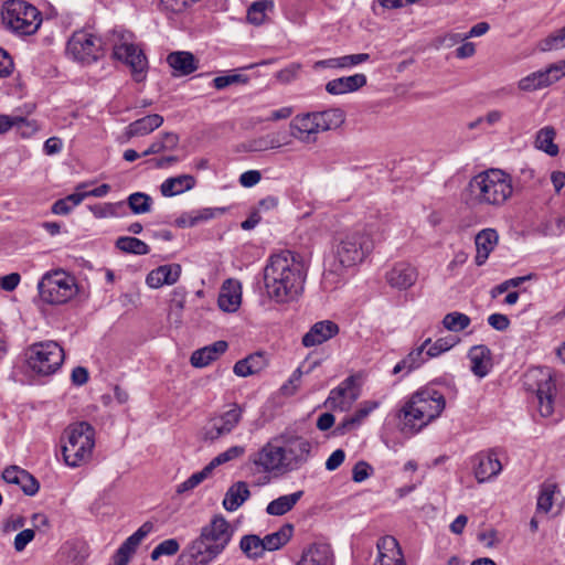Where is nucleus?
<instances>
[{
    "label": "nucleus",
    "instance_id": "obj_41",
    "mask_svg": "<svg viewBox=\"0 0 565 565\" xmlns=\"http://www.w3.org/2000/svg\"><path fill=\"white\" fill-rule=\"evenodd\" d=\"M115 246L126 254L147 255L150 247L143 241L132 236H120L116 239Z\"/></svg>",
    "mask_w": 565,
    "mask_h": 565
},
{
    "label": "nucleus",
    "instance_id": "obj_44",
    "mask_svg": "<svg viewBox=\"0 0 565 565\" xmlns=\"http://www.w3.org/2000/svg\"><path fill=\"white\" fill-rule=\"evenodd\" d=\"M288 142L281 141L279 132H271L259 138L253 139L249 142V150L252 151H265L271 149H278Z\"/></svg>",
    "mask_w": 565,
    "mask_h": 565
},
{
    "label": "nucleus",
    "instance_id": "obj_43",
    "mask_svg": "<svg viewBox=\"0 0 565 565\" xmlns=\"http://www.w3.org/2000/svg\"><path fill=\"white\" fill-rule=\"evenodd\" d=\"M555 130L552 127H544L539 130L535 139V146L537 149L546 152L550 156H556L558 153V147L554 143Z\"/></svg>",
    "mask_w": 565,
    "mask_h": 565
},
{
    "label": "nucleus",
    "instance_id": "obj_38",
    "mask_svg": "<svg viewBox=\"0 0 565 565\" xmlns=\"http://www.w3.org/2000/svg\"><path fill=\"white\" fill-rule=\"evenodd\" d=\"M180 138L174 132L161 134L156 140H153L147 150L142 152L143 157L150 154H158L166 151L174 150L179 145Z\"/></svg>",
    "mask_w": 565,
    "mask_h": 565
},
{
    "label": "nucleus",
    "instance_id": "obj_57",
    "mask_svg": "<svg viewBox=\"0 0 565 565\" xmlns=\"http://www.w3.org/2000/svg\"><path fill=\"white\" fill-rule=\"evenodd\" d=\"M210 472V469L205 467L203 470L193 473L185 481L178 486L177 492L181 494L194 489L207 477Z\"/></svg>",
    "mask_w": 565,
    "mask_h": 565
},
{
    "label": "nucleus",
    "instance_id": "obj_37",
    "mask_svg": "<svg viewBox=\"0 0 565 565\" xmlns=\"http://www.w3.org/2000/svg\"><path fill=\"white\" fill-rule=\"evenodd\" d=\"M303 491L299 490L290 494L281 495L270 501L266 508L269 515L280 516L292 510L297 502L302 498Z\"/></svg>",
    "mask_w": 565,
    "mask_h": 565
},
{
    "label": "nucleus",
    "instance_id": "obj_1",
    "mask_svg": "<svg viewBox=\"0 0 565 565\" xmlns=\"http://www.w3.org/2000/svg\"><path fill=\"white\" fill-rule=\"evenodd\" d=\"M305 279V265L300 256L290 250L271 255L264 269L266 292L276 302H286L299 295Z\"/></svg>",
    "mask_w": 565,
    "mask_h": 565
},
{
    "label": "nucleus",
    "instance_id": "obj_45",
    "mask_svg": "<svg viewBox=\"0 0 565 565\" xmlns=\"http://www.w3.org/2000/svg\"><path fill=\"white\" fill-rule=\"evenodd\" d=\"M274 3L269 0H259L254 2L247 10V20L252 24H262L269 11H273Z\"/></svg>",
    "mask_w": 565,
    "mask_h": 565
},
{
    "label": "nucleus",
    "instance_id": "obj_16",
    "mask_svg": "<svg viewBox=\"0 0 565 565\" xmlns=\"http://www.w3.org/2000/svg\"><path fill=\"white\" fill-rule=\"evenodd\" d=\"M361 393L358 377L350 375L343 380L337 387L332 388L324 406L332 411L345 412L351 408L353 403L359 398Z\"/></svg>",
    "mask_w": 565,
    "mask_h": 565
},
{
    "label": "nucleus",
    "instance_id": "obj_25",
    "mask_svg": "<svg viewBox=\"0 0 565 565\" xmlns=\"http://www.w3.org/2000/svg\"><path fill=\"white\" fill-rule=\"evenodd\" d=\"M498 241L499 235L493 228H484L476 235L475 244L477 254L475 257V263L477 266H482L486 264L489 255L498 245Z\"/></svg>",
    "mask_w": 565,
    "mask_h": 565
},
{
    "label": "nucleus",
    "instance_id": "obj_62",
    "mask_svg": "<svg viewBox=\"0 0 565 565\" xmlns=\"http://www.w3.org/2000/svg\"><path fill=\"white\" fill-rule=\"evenodd\" d=\"M373 471V468L366 461H359L352 470V479L354 482H362L366 480Z\"/></svg>",
    "mask_w": 565,
    "mask_h": 565
},
{
    "label": "nucleus",
    "instance_id": "obj_9",
    "mask_svg": "<svg viewBox=\"0 0 565 565\" xmlns=\"http://www.w3.org/2000/svg\"><path fill=\"white\" fill-rule=\"evenodd\" d=\"M524 386L535 393L537 411L542 417L555 413L556 380L548 367H533L524 375Z\"/></svg>",
    "mask_w": 565,
    "mask_h": 565
},
{
    "label": "nucleus",
    "instance_id": "obj_60",
    "mask_svg": "<svg viewBox=\"0 0 565 565\" xmlns=\"http://www.w3.org/2000/svg\"><path fill=\"white\" fill-rule=\"evenodd\" d=\"M380 406L376 401H365L360 405V408L353 414L352 420L360 425L364 418H366L374 409Z\"/></svg>",
    "mask_w": 565,
    "mask_h": 565
},
{
    "label": "nucleus",
    "instance_id": "obj_19",
    "mask_svg": "<svg viewBox=\"0 0 565 565\" xmlns=\"http://www.w3.org/2000/svg\"><path fill=\"white\" fill-rule=\"evenodd\" d=\"M417 278V268L407 262L395 263L385 274L386 282L397 290L411 288Z\"/></svg>",
    "mask_w": 565,
    "mask_h": 565
},
{
    "label": "nucleus",
    "instance_id": "obj_18",
    "mask_svg": "<svg viewBox=\"0 0 565 565\" xmlns=\"http://www.w3.org/2000/svg\"><path fill=\"white\" fill-rule=\"evenodd\" d=\"M502 470V463L494 450L479 452L473 458V473L479 483L495 478Z\"/></svg>",
    "mask_w": 565,
    "mask_h": 565
},
{
    "label": "nucleus",
    "instance_id": "obj_22",
    "mask_svg": "<svg viewBox=\"0 0 565 565\" xmlns=\"http://www.w3.org/2000/svg\"><path fill=\"white\" fill-rule=\"evenodd\" d=\"M339 333L337 323L330 320L316 322L302 337V344L306 348L322 344Z\"/></svg>",
    "mask_w": 565,
    "mask_h": 565
},
{
    "label": "nucleus",
    "instance_id": "obj_33",
    "mask_svg": "<svg viewBox=\"0 0 565 565\" xmlns=\"http://www.w3.org/2000/svg\"><path fill=\"white\" fill-rule=\"evenodd\" d=\"M267 366V359L263 352L249 354L237 361L234 365V373L237 376L246 377L256 374Z\"/></svg>",
    "mask_w": 565,
    "mask_h": 565
},
{
    "label": "nucleus",
    "instance_id": "obj_20",
    "mask_svg": "<svg viewBox=\"0 0 565 565\" xmlns=\"http://www.w3.org/2000/svg\"><path fill=\"white\" fill-rule=\"evenodd\" d=\"M379 555L373 565H405L404 556L397 540L384 536L377 542Z\"/></svg>",
    "mask_w": 565,
    "mask_h": 565
},
{
    "label": "nucleus",
    "instance_id": "obj_36",
    "mask_svg": "<svg viewBox=\"0 0 565 565\" xmlns=\"http://www.w3.org/2000/svg\"><path fill=\"white\" fill-rule=\"evenodd\" d=\"M250 495L248 486L245 481H237L230 487L223 500V507L226 511H236Z\"/></svg>",
    "mask_w": 565,
    "mask_h": 565
},
{
    "label": "nucleus",
    "instance_id": "obj_49",
    "mask_svg": "<svg viewBox=\"0 0 565 565\" xmlns=\"http://www.w3.org/2000/svg\"><path fill=\"white\" fill-rule=\"evenodd\" d=\"M556 491V484L552 482H544L541 486L540 494L537 497L536 509L537 512L547 513L553 505V498Z\"/></svg>",
    "mask_w": 565,
    "mask_h": 565
},
{
    "label": "nucleus",
    "instance_id": "obj_50",
    "mask_svg": "<svg viewBox=\"0 0 565 565\" xmlns=\"http://www.w3.org/2000/svg\"><path fill=\"white\" fill-rule=\"evenodd\" d=\"M470 322L471 320L467 315L457 311L447 313L443 319V326L452 332L465 330Z\"/></svg>",
    "mask_w": 565,
    "mask_h": 565
},
{
    "label": "nucleus",
    "instance_id": "obj_51",
    "mask_svg": "<svg viewBox=\"0 0 565 565\" xmlns=\"http://www.w3.org/2000/svg\"><path fill=\"white\" fill-rule=\"evenodd\" d=\"M245 454L244 446H232L225 451L218 454L212 461L206 466L210 471H212L215 467L221 466L231 460L241 458Z\"/></svg>",
    "mask_w": 565,
    "mask_h": 565
},
{
    "label": "nucleus",
    "instance_id": "obj_24",
    "mask_svg": "<svg viewBox=\"0 0 565 565\" xmlns=\"http://www.w3.org/2000/svg\"><path fill=\"white\" fill-rule=\"evenodd\" d=\"M181 275L179 264H168L152 269L146 277V282L150 288H160L163 285H173Z\"/></svg>",
    "mask_w": 565,
    "mask_h": 565
},
{
    "label": "nucleus",
    "instance_id": "obj_4",
    "mask_svg": "<svg viewBox=\"0 0 565 565\" xmlns=\"http://www.w3.org/2000/svg\"><path fill=\"white\" fill-rule=\"evenodd\" d=\"M444 395L429 387L413 393L398 412L403 431L415 433L436 419L444 411Z\"/></svg>",
    "mask_w": 565,
    "mask_h": 565
},
{
    "label": "nucleus",
    "instance_id": "obj_30",
    "mask_svg": "<svg viewBox=\"0 0 565 565\" xmlns=\"http://www.w3.org/2000/svg\"><path fill=\"white\" fill-rule=\"evenodd\" d=\"M167 63L173 70L174 76H184L198 70V62L190 52L178 51L167 56Z\"/></svg>",
    "mask_w": 565,
    "mask_h": 565
},
{
    "label": "nucleus",
    "instance_id": "obj_8",
    "mask_svg": "<svg viewBox=\"0 0 565 565\" xmlns=\"http://www.w3.org/2000/svg\"><path fill=\"white\" fill-rule=\"evenodd\" d=\"M1 17L6 29L19 36L34 34L42 23L41 12L33 4L23 0L7 1Z\"/></svg>",
    "mask_w": 565,
    "mask_h": 565
},
{
    "label": "nucleus",
    "instance_id": "obj_64",
    "mask_svg": "<svg viewBox=\"0 0 565 565\" xmlns=\"http://www.w3.org/2000/svg\"><path fill=\"white\" fill-rule=\"evenodd\" d=\"M370 55L367 53H359L340 56L341 68H349L358 64L369 61Z\"/></svg>",
    "mask_w": 565,
    "mask_h": 565
},
{
    "label": "nucleus",
    "instance_id": "obj_46",
    "mask_svg": "<svg viewBox=\"0 0 565 565\" xmlns=\"http://www.w3.org/2000/svg\"><path fill=\"white\" fill-rule=\"evenodd\" d=\"M127 205L134 214H145L151 210L152 198L143 192H135L127 198Z\"/></svg>",
    "mask_w": 565,
    "mask_h": 565
},
{
    "label": "nucleus",
    "instance_id": "obj_6",
    "mask_svg": "<svg viewBox=\"0 0 565 565\" xmlns=\"http://www.w3.org/2000/svg\"><path fill=\"white\" fill-rule=\"evenodd\" d=\"M469 185L473 200L479 204L500 206L513 193L511 177L499 169L477 174Z\"/></svg>",
    "mask_w": 565,
    "mask_h": 565
},
{
    "label": "nucleus",
    "instance_id": "obj_52",
    "mask_svg": "<svg viewBox=\"0 0 565 565\" xmlns=\"http://www.w3.org/2000/svg\"><path fill=\"white\" fill-rule=\"evenodd\" d=\"M539 47L542 52L559 50L565 47V25L550 34L547 38L543 39Z\"/></svg>",
    "mask_w": 565,
    "mask_h": 565
},
{
    "label": "nucleus",
    "instance_id": "obj_29",
    "mask_svg": "<svg viewBox=\"0 0 565 565\" xmlns=\"http://www.w3.org/2000/svg\"><path fill=\"white\" fill-rule=\"evenodd\" d=\"M431 342V339H426L419 347L412 350L403 360H401L393 369V374L404 372L408 374L415 369L423 365L429 358L426 355V348Z\"/></svg>",
    "mask_w": 565,
    "mask_h": 565
},
{
    "label": "nucleus",
    "instance_id": "obj_15",
    "mask_svg": "<svg viewBox=\"0 0 565 565\" xmlns=\"http://www.w3.org/2000/svg\"><path fill=\"white\" fill-rule=\"evenodd\" d=\"M67 52L77 61L90 63L102 52V40L86 31L75 32L67 43Z\"/></svg>",
    "mask_w": 565,
    "mask_h": 565
},
{
    "label": "nucleus",
    "instance_id": "obj_54",
    "mask_svg": "<svg viewBox=\"0 0 565 565\" xmlns=\"http://www.w3.org/2000/svg\"><path fill=\"white\" fill-rule=\"evenodd\" d=\"M457 340L454 337L439 338L434 343H429L426 348V355L430 358H436L444 352L450 350Z\"/></svg>",
    "mask_w": 565,
    "mask_h": 565
},
{
    "label": "nucleus",
    "instance_id": "obj_48",
    "mask_svg": "<svg viewBox=\"0 0 565 565\" xmlns=\"http://www.w3.org/2000/svg\"><path fill=\"white\" fill-rule=\"evenodd\" d=\"M152 523L145 522L132 535L126 539L120 547L128 553L134 554L141 541L152 531Z\"/></svg>",
    "mask_w": 565,
    "mask_h": 565
},
{
    "label": "nucleus",
    "instance_id": "obj_23",
    "mask_svg": "<svg viewBox=\"0 0 565 565\" xmlns=\"http://www.w3.org/2000/svg\"><path fill=\"white\" fill-rule=\"evenodd\" d=\"M297 565H334L331 546L326 543H313L306 547Z\"/></svg>",
    "mask_w": 565,
    "mask_h": 565
},
{
    "label": "nucleus",
    "instance_id": "obj_40",
    "mask_svg": "<svg viewBox=\"0 0 565 565\" xmlns=\"http://www.w3.org/2000/svg\"><path fill=\"white\" fill-rule=\"evenodd\" d=\"M294 526L289 523L282 525L277 532L267 534L263 540L265 551H276L284 546L291 537Z\"/></svg>",
    "mask_w": 565,
    "mask_h": 565
},
{
    "label": "nucleus",
    "instance_id": "obj_56",
    "mask_svg": "<svg viewBox=\"0 0 565 565\" xmlns=\"http://www.w3.org/2000/svg\"><path fill=\"white\" fill-rule=\"evenodd\" d=\"M301 64L300 63H290L285 68L278 71L275 74V77L278 82L281 84H289L297 79L300 71H301Z\"/></svg>",
    "mask_w": 565,
    "mask_h": 565
},
{
    "label": "nucleus",
    "instance_id": "obj_28",
    "mask_svg": "<svg viewBox=\"0 0 565 565\" xmlns=\"http://www.w3.org/2000/svg\"><path fill=\"white\" fill-rule=\"evenodd\" d=\"M468 358L471 362V372L482 379L488 375L491 370V351L488 347L480 344L470 349Z\"/></svg>",
    "mask_w": 565,
    "mask_h": 565
},
{
    "label": "nucleus",
    "instance_id": "obj_63",
    "mask_svg": "<svg viewBox=\"0 0 565 565\" xmlns=\"http://www.w3.org/2000/svg\"><path fill=\"white\" fill-rule=\"evenodd\" d=\"M34 531L25 529L19 532L14 537V548L17 552H22L25 546L34 539Z\"/></svg>",
    "mask_w": 565,
    "mask_h": 565
},
{
    "label": "nucleus",
    "instance_id": "obj_32",
    "mask_svg": "<svg viewBox=\"0 0 565 565\" xmlns=\"http://www.w3.org/2000/svg\"><path fill=\"white\" fill-rule=\"evenodd\" d=\"M242 300L241 286L237 282L227 280L218 296V307L226 312H234L238 309Z\"/></svg>",
    "mask_w": 565,
    "mask_h": 565
},
{
    "label": "nucleus",
    "instance_id": "obj_2",
    "mask_svg": "<svg viewBox=\"0 0 565 565\" xmlns=\"http://www.w3.org/2000/svg\"><path fill=\"white\" fill-rule=\"evenodd\" d=\"M233 534L228 521L223 515H214L201 529L200 535L182 551L175 565H209L224 552Z\"/></svg>",
    "mask_w": 565,
    "mask_h": 565
},
{
    "label": "nucleus",
    "instance_id": "obj_12",
    "mask_svg": "<svg viewBox=\"0 0 565 565\" xmlns=\"http://www.w3.org/2000/svg\"><path fill=\"white\" fill-rule=\"evenodd\" d=\"M228 409L212 417L202 429V438L205 441H215L221 437L231 434L241 423L244 407L233 403Z\"/></svg>",
    "mask_w": 565,
    "mask_h": 565
},
{
    "label": "nucleus",
    "instance_id": "obj_26",
    "mask_svg": "<svg viewBox=\"0 0 565 565\" xmlns=\"http://www.w3.org/2000/svg\"><path fill=\"white\" fill-rule=\"evenodd\" d=\"M364 74H354L329 81L326 84V90L331 95H342L353 93L366 85Z\"/></svg>",
    "mask_w": 565,
    "mask_h": 565
},
{
    "label": "nucleus",
    "instance_id": "obj_14",
    "mask_svg": "<svg viewBox=\"0 0 565 565\" xmlns=\"http://www.w3.org/2000/svg\"><path fill=\"white\" fill-rule=\"evenodd\" d=\"M130 38V33L122 34L121 42L114 44L113 54L130 67L134 79L139 83L146 78L148 61L142 50L129 42Z\"/></svg>",
    "mask_w": 565,
    "mask_h": 565
},
{
    "label": "nucleus",
    "instance_id": "obj_34",
    "mask_svg": "<svg viewBox=\"0 0 565 565\" xmlns=\"http://www.w3.org/2000/svg\"><path fill=\"white\" fill-rule=\"evenodd\" d=\"M195 183L193 175L181 174L164 180L160 185V191L163 196L170 198L193 189Z\"/></svg>",
    "mask_w": 565,
    "mask_h": 565
},
{
    "label": "nucleus",
    "instance_id": "obj_13",
    "mask_svg": "<svg viewBox=\"0 0 565 565\" xmlns=\"http://www.w3.org/2000/svg\"><path fill=\"white\" fill-rule=\"evenodd\" d=\"M280 444L285 460V471H294L301 468L309 459L311 444L301 436L281 435L274 438Z\"/></svg>",
    "mask_w": 565,
    "mask_h": 565
},
{
    "label": "nucleus",
    "instance_id": "obj_35",
    "mask_svg": "<svg viewBox=\"0 0 565 565\" xmlns=\"http://www.w3.org/2000/svg\"><path fill=\"white\" fill-rule=\"evenodd\" d=\"M559 79V75H554L550 78L548 71L540 70L522 77L518 82V88L522 92H534L552 85Z\"/></svg>",
    "mask_w": 565,
    "mask_h": 565
},
{
    "label": "nucleus",
    "instance_id": "obj_11",
    "mask_svg": "<svg viewBox=\"0 0 565 565\" xmlns=\"http://www.w3.org/2000/svg\"><path fill=\"white\" fill-rule=\"evenodd\" d=\"M63 360L64 351L54 341L35 343L29 349L28 364L39 375L47 376L55 373Z\"/></svg>",
    "mask_w": 565,
    "mask_h": 565
},
{
    "label": "nucleus",
    "instance_id": "obj_5",
    "mask_svg": "<svg viewBox=\"0 0 565 565\" xmlns=\"http://www.w3.org/2000/svg\"><path fill=\"white\" fill-rule=\"evenodd\" d=\"M345 120L340 108L296 115L290 124V136L303 145H315L321 132L339 128Z\"/></svg>",
    "mask_w": 565,
    "mask_h": 565
},
{
    "label": "nucleus",
    "instance_id": "obj_17",
    "mask_svg": "<svg viewBox=\"0 0 565 565\" xmlns=\"http://www.w3.org/2000/svg\"><path fill=\"white\" fill-rule=\"evenodd\" d=\"M266 443L257 452L249 457V461L259 472L285 471V460L280 445Z\"/></svg>",
    "mask_w": 565,
    "mask_h": 565
},
{
    "label": "nucleus",
    "instance_id": "obj_3",
    "mask_svg": "<svg viewBox=\"0 0 565 565\" xmlns=\"http://www.w3.org/2000/svg\"><path fill=\"white\" fill-rule=\"evenodd\" d=\"M373 241L361 230L340 234L333 246V255L326 262L323 285L337 287L345 269L363 262L372 252Z\"/></svg>",
    "mask_w": 565,
    "mask_h": 565
},
{
    "label": "nucleus",
    "instance_id": "obj_53",
    "mask_svg": "<svg viewBox=\"0 0 565 565\" xmlns=\"http://www.w3.org/2000/svg\"><path fill=\"white\" fill-rule=\"evenodd\" d=\"M180 550V544L177 539H168L160 542L151 552V559L157 561L161 556H172Z\"/></svg>",
    "mask_w": 565,
    "mask_h": 565
},
{
    "label": "nucleus",
    "instance_id": "obj_47",
    "mask_svg": "<svg viewBox=\"0 0 565 565\" xmlns=\"http://www.w3.org/2000/svg\"><path fill=\"white\" fill-rule=\"evenodd\" d=\"M124 209V201H119L116 203H97L89 206V211L97 218L118 216L119 214H121Z\"/></svg>",
    "mask_w": 565,
    "mask_h": 565
},
{
    "label": "nucleus",
    "instance_id": "obj_59",
    "mask_svg": "<svg viewBox=\"0 0 565 565\" xmlns=\"http://www.w3.org/2000/svg\"><path fill=\"white\" fill-rule=\"evenodd\" d=\"M542 232L544 235L558 236L565 232V215L556 217L543 224Z\"/></svg>",
    "mask_w": 565,
    "mask_h": 565
},
{
    "label": "nucleus",
    "instance_id": "obj_21",
    "mask_svg": "<svg viewBox=\"0 0 565 565\" xmlns=\"http://www.w3.org/2000/svg\"><path fill=\"white\" fill-rule=\"evenodd\" d=\"M2 478L8 483L19 486L26 495H34L40 488L39 481L30 472L18 466L6 468Z\"/></svg>",
    "mask_w": 565,
    "mask_h": 565
},
{
    "label": "nucleus",
    "instance_id": "obj_7",
    "mask_svg": "<svg viewBox=\"0 0 565 565\" xmlns=\"http://www.w3.org/2000/svg\"><path fill=\"white\" fill-rule=\"evenodd\" d=\"M62 454L70 467H78L87 462L95 447V429L86 422L70 425L62 436Z\"/></svg>",
    "mask_w": 565,
    "mask_h": 565
},
{
    "label": "nucleus",
    "instance_id": "obj_58",
    "mask_svg": "<svg viewBox=\"0 0 565 565\" xmlns=\"http://www.w3.org/2000/svg\"><path fill=\"white\" fill-rule=\"evenodd\" d=\"M247 77L241 74H228L223 76H217L213 79V86L216 89H224L225 87L237 84V83H246Z\"/></svg>",
    "mask_w": 565,
    "mask_h": 565
},
{
    "label": "nucleus",
    "instance_id": "obj_31",
    "mask_svg": "<svg viewBox=\"0 0 565 565\" xmlns=\"http://www.w3.org/2000/svg\"><path fill=\"white\" fill-rule=\"evenodd\" d=\"M162 124L163 117L161 115H148L130 122L126 128L125 135L128 139L147 136L158 129Z\"/></svg>",
    "mask_w": 565,
    "mask_h": 565
},
{
    "label": "nucleus",
    "instance_id": "obj_61",
    "mask_svg": "<svg viewBox=\"0 0 565 565\" xmlns=\"http://www.w3.org/2000/svg\"><path fill=\"white\" fill-rule=\"evenodd\" d=\"M226 211L225 207H205L198 211L192 212V215L195 221V225L209 221L215 217L217 214H222Z\"/></svg>",
    "mask_w": 565,
    "mask_h": 565
},
{
    "label": "nucleus",
    "instance_id": "obj_27",
    "mask_svg": "<svg viewBox=\"0 0 565 565\" xmlns=\"http://www.w3.org/2000/svg\"><path fill=\"white\" fill-rule=\"evenodd\" d=\"M228 344L226 341L220 340L210 345L195 350L191 355V364L194 367L207 366L226 352Z\"/></svg>",
    "mask_w": 565,
    "mask_h": 565
},
{
    "label": "nucleus",
    "instance_id": "obj_10",
    "mask_svg": "<svg viewBox=\"0 0 565 565\" xmlns=\"http://www.w3.org/2000/svg\"><path fill=\"white\" fill-rule=\"evenodd\" d=\"M40 297L51 305H62L76 294L74 277L63 270L46 273L38 284Z\"/></svg>",
    "mask_w": 565,
    "mask_h": 565
},
{
    "label": "nucleus",
    "instance_id": "obj_39",
    "mask_svg": "<svg viewBox=\"0 0 565 565\" xmlns=\"http://www.w3.org/2000/svg\"><path fill=\"white\" fill-rule=\"evenodd\" d=\"M239 548L249 559H258L263 557L264 553L266 552L263 540L255 534H247L242 536Z\"/></svg>",
    "mask_w": 565,
    "mask_h": 565
},
{
    "label": "nucleus",
    "instance_id": "obj_55",
    "mask_svg": "<svg viewBox=\"0 0 565 565\" xmlns=\"http://www.w3.org/2000/svg\"><path fill=\"white\" fill-rule=\"evenodd\" d=\"M532 278H533V275L530 274L526 276H520V277L507 279L503 282L499 284L498 286H495L491 289V296H492V298H495L498 295H501V294L508 291L510 288H516V287L521 286L523 282L531 280Z\"/></svg>",
    "mask_w": 565,
    "mask_h": 565
},
{
    "label": "nucleus",
    "instance_id": "obj_42",
    "mask_svg": "<svg viewBox=\"0 0 565 565\" xmlns=\"http://www.w3.org/2000/svg\"><path fill=\"white\" fill-rule=\"evenodd\" d=\"M22 126H25L30 129L29 132H22V137H30L36 131L35 124L29 121L22 116L0 115V135L7 132L13 127L20 129Z\"/></svg>",
    "mask_w": 565,
    "mask_h": 565
}]
</instances>
